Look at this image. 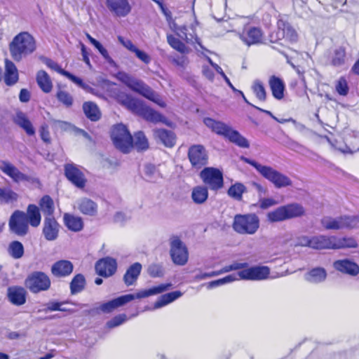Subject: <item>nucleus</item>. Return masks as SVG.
<instances>
[{
    "mask_svg": "<svg viewBox=\"0 0 359 359\" xmlns=\"http://www.w3.org/2000/svg\"><path fill=\"white\" fill-rule=\"evenodd\" d=\"M41 222L39 208L35 204H29L26 212L15 210L11 215L8 226L10 231L18 236H25L29 233V225L34 228L38 227Z\"/></svg>",
    "mask_w": 359,
    "mask_h": 359,
    "instance_id": "obj_1",
    "label": "nucleus"
},
{
    "mask_svg": "<svg viewBox=\"0 0 359 359\" xmlns=\"http://www.w3.org/2000/svg\"><path fill=\"white\" fill-rule=\"evenodd\" d=\"M115 99L120 104L147 121L154 123L164 121L165 118L161 113L125 92L120 91L116 93Z\"/></svg>",
    "mask_w": 359,
    "mask_h": 359,
    "instance_id": "obj_2",
    "label": "nucleus"
},
{
    "mask_svg": "<svg viewBox=\"0 0 359 359\" xmlns=\"http://www.w3.org/2000/svg\"><path fill=\"white\" fill-rule=\"evenodd\" d=\"M172 287L170 283H161L149 289L142 290L135 294H127L104 302L100 306V309L105 313H109L120 306L134 300L135 299H142L149 296L163 293Z\"/></svg>",
    "mask_w": 359,
    "mask_h": 359,
    "instance_id": "obj_3",
    "label": "nucleus"
},
{
    "mask_svg": "<svg viewBox=\"0 0 359 359\" xmlns=\"http://www.w3.org/2000/svg\"><path fill=\"white\" fill-rule=\"evenodd\" d=\"M117 79L132 91L140 94L162 108L166 107V103L162 97L143 81L124 72H118Z\"/></svg>",
    "mask_w": 359,
    "mask_h": 359,
    "instance_id": "obj_4",
    "label": "nucleus"
},
{
    "mask_svg": "<svg viewBox=\"0 0 359 359\" xmlns=\"http://www.w3.org/2000/svg\"><path fill=\"white\" fill-rule=\"evenodd\" d=\"M36 49V42L34 36L27 32H22L14 36L9 43V51L15 62L33 53Z\"/></svg>",
    "mask_w": 359,
    "mask_h": 359,
    "instance_id": "obj_5",
    "label": "nucleus"
},
{
    "mask_svg": "<svg viewBox=\"0 0 359 359\" xmlns=\"http://www.w3.org/2000/svg\"><path fill=\"white\" fill-rule=\"evenodd\" d=\"M203 123L212 132L222 136L236 145L241 148H248L250 147L248 141L238 131L233 130L225 123L217 121L212 118L206 117L203 118Z\"/></svg>",
    "mask_w": 359,
    "mask_h": 359,
    "instance_id": "obj_6",
    "label": "nucleus"
},
{
    "mask_svg": "<svg viewBox=\"0 0 359 359\" xmlns=\"http://www.w3.org/2000/svg\"><path fill=\"white\" fill-rule=\"evenodd\" d=\"M244 162L250 165L266 180L271 182L276 188L281 189L292 185V181L286 175L279 172L269 165H263L255 160L243 158Z\"/></svg>",
    "mask_w": 359,
    "mask_h": 359,
    "instance_id": "obj_7",
    "label": "nucleus"
},
{
    "mask_svg": "<svg viewBox=\"0 0 359 359\" xmlns=\"http://www.w3.org/2000/svg\"><path fill=\"white\" fill-rule=\"evenodd\" d=\"M299 41V34L293 26L287 21L278 20L277 29L271 34V41L290 48Z\"/></svg>",
    "mask_w": 359,
    "mask_h": 359,
    "instance_id": "obj_8",
    "label": "nucleus"
},
{
    "mask_svg": "<svg viewBox=\"0 0 359 359\" xmlns=\"http://www.w3.org/2000/svg\"><path fill=\"white\" fill-rule=\"evenodd\" d=\"M306 215L304 206L298 203H290L280 205L267 213L266 217L270 222H279L294 218H299Z\"/></svg>",
    "mask_w": 359,
    "mask_h": 359,
    "instance_id": "obj_9",
    "label": "nucleus"
},
{
    "mask_svg": "<svg viewBox=\"0 0 359 359\" xmlns=\"http://www.w3.org/2000/svg\"><path fill=\"white\" fill-rule=\"evenodd\" d=\"M111 139L114 147L123 154H129L134 148L133 137L128 128L122 123L114 126Z\"/></svg>",
    "mask_w": 359,
    "mask_h": 359,
    "instance_id": "obj_10",
    "label": "nucleus"
},
{
    "mask_svg": "<svg viewBox=\"0 0 359 359\" xmlns=\"http://www.w3.org/2000/svg\"><path fill=\"white\" fill-rule=\"evenodd\" d=\"M259 227V219L255 213L238 214L234 216L233 229L239 234L252 235Z\"/></svg>",
    "mask_w": 359,
    "mask_h": 359,
    "instance_id": "obj_11",
    "label": "nucleus"
},
{
    "mask_svg": "<svg viewBox=\"0 0 359 359\" xmlns=\"http://www.w3.org/2000/svg\"><path fill=\"white\" fill-rule=\"evenodd\" d=\"M24 283L25 288L32 294L48 291L51 287L50 277L40 271H35L28 274Z\"/></svg>",
    "mask_w": 359,
    "mask_h": 359,
    "instance_id": "obj_12",
    "label": "nucleus"
},
{
    "mask_svg": "<svg viewBox=\"0 0 359 359\" xmlns=\"http://www.w3.org/2000/svg\"><path fill=\"white\" fill-rule=\"evenodd\" d=\"M187 158L192 170L198 172L206 167L209 161L208 152L203 144L191 145L187 151Z\"/></svg>",
    "mask_w": 359,
    "mask_h": 359,
    "instance_id": "obj_13",
    "label": "nucleus"
},
{
    "mask_svg": "<svg viewBox=\"0 0 359 359\" xmlns=\"http://www.w3.org/2000/svg\"><path fill=\"white\" fill-rule=\"evenodd\" d=\"M321 224L327 230L352 229L359 226V215L325 217L322 219Z\"/></svg>",
    "mask_w": 359,
    "mask_h": 359,
    "instance_id": "obj_14",
    "label": "nucleus"
},
{
    "mask_svg": "<svg viewBox=\"0 0 359 359\" xmlns=\"http://www.w3.org/2000/svg\"><path fill=\"white\" fill-rule=\"evenodd\" d=\"M170 256L175 265L184 266L188 262V248L178 236L170 238Z\"/></svg>",
    "mask_w": 359,
    "mask_h": 359,
    "instance_id": "obj_15",
    "label": "nucleus"
},
{
    "mask_svg": "<svg viewBox=\"0 0 359 359\" xmlns=\"http://www.w3.org/2000/svg\"><path fill=\"white\" fill-rule=\"evenodd\" d=\"M199 177L204 186L211 191H217L224 187L223 173L219 168L205 167L201 170Z\"/></svg>",
    "mask_w": 359,
    "mask_h": 359,
    "instance_id": "obj_16",
    "label": "nucleus"
},
{
    "mask_svg": "<svg viewBox=\"0 0 359 359\" xmlns=\"http://www.w3.org/2000/svg\"><path fill=\"white\" fill-rule=\"evenodd\" d=\"M240 39L247 46L259 45L264 41V33L261 27L245 24L239 33Z\"/></svg>",
    "mask_w": 359,
    "mask_h": 359,
    "instance_id": "obj_17",
    "label": "nucleus"
},
{
    "mask_svg": "<svg viewBox=\"0 0 359 359\" xmlns=\"http://www.w3.org/2000/svg\"><path fill=\"white\" fill-rule=\"evenodd\" d=\"M65 177L76 187L83 189L87 183L84 173L74 163H67L64 166Z\"/></svg>",
    "mask_w": 359,
    "mask_h": 359,
    "instance_id": "obj_18",
    "label": "nucleus"
},
{
    "mask_svg": "<svg viewBox=\"0 0 359 359\" xmlns=\"http://www.w3.org/2000/svg\"><path fill=\"white\" fill-rule=\"evenodd\" d=\"M132 0H105L109 11L116 18H125L132 11Z\"/></svg>",
    "mask_w": 359,
    "mask_h": 359,
    "instance_id": "obj_19",
    "label": "nucleus"
},
{
    "mask_svg": "<svg viewBox=\"0 0 359 359\" xmlns=\"http://www.w3.org/2000/svg\"><path fill=\"white\" fill-rule=\"evenodd\" d=\"M96 273L102 277L108 278L113 276L117 270L116 260L111 257L100 259L95 263Z\"/></svg>",
    "mask_w": 359,
    "mask_h": 359,
    "instance_id": "obj_20",
    "label": "nucleus"
},
{
    "mask_svg": "<svg viewBox=\"0 0 359 359\" xmlns=\"http://www.w3.org/2000/svg\"><path fill=\"white\" fill-rule=\"evenodd\" d=\"M268 266H252L238 272V276L242 280H259L266 278L269 275Z\"/></svg>",
    "mask_w": 359,
    "mask_h": 359,
    "instance_id": "obj_21",
    "label": "nucleus"
},
{
    "mask_svg": "<svg viewBox=\"0 0 359 359\" xmlns=\"http://www.w3.org/2000/svg\"><path fill=\"white\" fill-rule=\"evenodd\" d=\"M335 236H315L306 238V245L316 250H333V240Z\"/></svg>",
    "mask_w": 359,
    "mask_h": 359,
    "instance_id": "obj_22",
    "label": "nucleus"
},
{
    "mask_svg": "<svg viewBox=\"0 0 359 359\" xmlns=\"http://www.w3.org/2000/svg\"><path fill=\"white\" fill-rule=\"evenodd\" d=\"M60 225L54 217H46L42 233L47 241H55L58 237Z\"/></svg>",
    "mask_w": 359,
    "mask_h": 359,
    "instance_id": "obj_23",
    "label": "nucleus"
},
{
    "mask_svg": "<svg viewBox=\"0 0 359 359\" xmlns=\"http://www.w3.org/2000/svg\"><path fill=\"white\" fill-rule=\"evenodd\" d=\"M27 292L22 286L15 285L9 287L7 290V297L9 302L17 306H22L27 301Z\"/></svg>",
    "mask_w": 359,
    "mask_h": 359,
    "instance_id": "obj_24",
    "label": "nucleus"
},
{
    "mask_svg": "<svg viewBox=\"0 0 359 359\" xmlns=\"http://www.w3.org/2000/svg\"><path fill=\"white\" fill-rule=\"evenodd\" d=\"M174 31L175 34L187 43L200 44V39L198 37L193 25L176 27Z\"/></svg>",
    "mask_w": 359,
    "mask_h": 359,
    "instance_id": "obj_25",
    "label": "nucleus"
},
{
    "mask_svg": "<svg viewBox=\"0 0 359 359\" xmlns=\"http://www.w3.org/2000/svg\"><path fill=\"white\" fill-rule=\"evenodd\" d=\"M74 266L73 264L65 259H62L55 262L50 269L52 275L57 278H65L69 276L73 271Z\"/></svg>",
    "mask_w": 359,
    "mask_h": 359,
    "instance_id": "obj_26",
    "label": "nucleus"
},
{
    "mask_svg": "<svg viewBox=\"0 0 359 359\" xmlns=\"http://www.w3.org/2000/svg\"><path fill=\"white\" fill-rule=\"evenodd\" d=\"M333 266L337 271L351 276H355L359 273V266L348 259L336 260Z\"/></svg>",
    "mask_w": 359,
    "mask_h": 359,
    "instance_id": "obj_27",
    "label": "nucleus"
},
{
    "mask_svg": "<svg viewBox=\"0 0 359 359\" xmlns=\"http://www.w3.org/2000/svg\"><path fill=\"white\" fill-rule=\"evenodd\" d=\"M142 270V266L140 262H135L130 264L123 276V281L124 284L127 287L134 285L138 280Z\"/></svg>",
    "mask_w": 359,
    "mask_h": 359,
    "instance_id": "obj_28",
    "label": "nucleus"
},
{
    "mask_svg": "<svg viewBox=\"0 0 359 359\" xmlns=\"http://www.w3.org/2000/svg\"><path fill=\"white\" fill-rule=\"evenodd\" d=\"M77 208L81 214L89 217H95L98 212L97 204L86 197L81 198L78 201Z\"/></svg>",
    "mask_w": 359,
    "mask_h": 359,
    "instance_id": "obj_29",
    "label": "nucleus"
},
{
    "mask_svg": "<svg viewBox=\"0 0 359 359\" xmlns=\"http://www.w3.org/2000/svg\"><path fill=\"white\" fill-rule=\"evenodd\" d=\"M13 122L20 128L23 129L28 136L35 135V129L27 117L22 111H18L13 118Z\"/></svg>",
    "mask_w": 359,
    "mask_h": 359,
    "instance_id": "obj_30",
    "label": "nucleus"
},
{
    "mask_svg": "<svg viewBox=\"0 0 359 359\" xmlns=\"http://www.w3.org/2000/svg\"><path fill=\"white\" fill-rule=\"evenodd\" d=\"M18 72L15 64L8 59L5 60V73H4V82L8 86H11L15 84L18 81Z\"/></svg>",
    "mask_w": 359,
    "mask_h": 359,
    "instance_id": "obj_31",
    "label": "nucleus"
},
{
    "mask_svg": "<svg viewBox=\"0 0 359 359\" xmlns=\"http://www.w3.org/2000/svg\"><path fill=\"white\" fill-rule=\"evenodd\" d=\"M1 170L15 182L28 181L29 180V177L25 174L20 172L15 166L10 163L4 162Z\"/></svg>",
    "mask_w": 359,
    "mask_h": 359,
    "instance_id": "obj_32",
    "label": "nucleus"
},
{
    "mask_svg": "<svg viewBox=\"0 0 359 359\" xmlns=\"http://www.w3.org/2000/svg\"><path fill=\"white\" fill-rule=\"evenodd\" d=\"M269 86L274 98L280 100L284 97L285 83L280 78L275 75L271 76L269 79Z\"/></svg>",
    "mask_w": 359,
    "mask_h": 359,
    "instance_id": "obj_33",
    "label": "nucleus"
},
{
    "mask_svg": "<svg viewBox=\"0 0 359 359\" xmlns=\"http://www.w3.org/2000/svg\"><path fill=\"white\" fill-rule=\"evenodd\" d=\"M154 135L166 147L172 148L176 143V135L175 133L171 130L165 128L156 129L154 130Z\"/></svg>",
    "mask_w": 359,
    "mask_h": 359,
    "instance_id": "obj_34",
    "label": "nucleus"
},
{
    "mask_svg": "<svg viewBox=\"0 0 359 359\" xmlns=\"http://www.w3.org/2000/svg\"><path fill=\"white\" fill-rule=\"evenodd\" d=\"M63 220L65 226L71 231L79 232L83 229V220L79 216L65 213Z\"/></svg>",
    "mask_w": 359,
    "mask_h": 359,
    "instance_id": "obj_35",
    "label": "nucleus"
},
{
    "mask_svg": "<svg viewBox=\"0 0 359 359\" xmlns=\"http://www.w3.org/2000/svg\"><path fill=\"white\" fill-rule=\"evenodd\" d=\"M66 84L57 83L56 85V94L55 97L59 102L62 103L66 107H71L74 103V98L72 95L66 90Z\"/></svg>",
    "mask_w": 359,
    "mask_h": 359,
    "instance_id": "obj_36",
    "label": "nucleus"
},
{
    "mask_svg": "<svg viewBox=\"0 0 359 359\" xmlns=\"http://www.w3.org/2000/svg\"><path fill=\"white\" fill-rule=\"evenodd\" d=\"M247 266L246 263H233L230 265H226L224 266L222 269H221L219 271H214L208 273H203L201 274H198L196 276V278L198 280H203L207 278L216 276L224 273L229 272L233 270H238L241 269H243Z\"/></svg>",
    "mask_w": 359,
    "mask_h": 359,
    "instance_id": "obj_37",
    "label": "nucleus"
},
{
    "mask_svg": "<svg viewBox=\"0 0 359 359\" xmlns=\"http://www.w3.org/2000/svg\"><path fill=\"white\" fill-rule=\"evenodd\" d=\"M36 81L39 88L44 93H49L53 90V82L49 74L44 70H39L36 75Z\"/></svg>",
    "mask_w": 359,
    "mask_h": 359,
    "instance_id": "obj_38",
    "label": "nucleus"
},
{
    "mask_svg": "<svg viewBox=\"0 0 359 359\" xmlns=\"http://www.w3.org/2000/svg\"><path fill=\"white\" fill-rule=\"evenodd\" d=\"M209 192L207 187L197 185L193 187L191 197L194 203L196 205L204 204L208 199Z\"/></svg>",
    "mask_w": 359,
    "mask_h": 359,
    "instance_id": "obj_39",
    "label": "nucleus"
},
{
    "mask_svg": "<svg viewBox=\"0 0 359 359\" xmlns=\"http://www.w3.org/2000/svg\"><path fill=\"white\" fill-rule=\"evenodd\" d=\"M40 212L44 217H54L55 205L53 198L49 195L43 196L39 201Z\"/></svg>",
    "mask_w": 359,
    "mask_h": 359,
    "instance_id": "obj_40",
    "label": "nucleus"
},
{
    "mask_svg": "<svg viewBox=\"0 0 359 359\" xmlns=\"http://www.w3.org/2000/svg\"><path fill=\"white\" fill-rule=\"evenodd\" d=\"M83 110L86 116L91 121H97L101 118V112L97 105L93 102H83Z\"/></svg>",
    "mask_w": 359,
    "mask_h": 359,
    "instance_id": "obj_41",
    "label": "nucleus"
},
{
    "mask_svg": "<svg viewBox=\"0 0 359 359\" xmlns=\"http://www.w3.org/2000/svg\"><path fill=\"white\" fill-rule=\"evenodd\" d=\"M332 244L333 250L356 248L358 245L356 240L353 237H337L336 236Z\"/></svg>",
    "mask_w": 359,
    "mask_h": 359,
    "instance_id": "obj_42",
    "label": "nucleus"
},
{
    "mask_svg": "<svg viewBox=\"0 0 359 359\" xmlns=\"http://www.w3.org/2000/svg\"><path fill=\"white\" fill-rule=\"evenodd\" d=\"M346 58V49L344 47L340 46L335 48L331 55V65L339 67L345 65Z\"/></svg>",
    "mask_w": 359,
    "mask_h": 359,
    "instance_id": "obj_43",
    "label": "nucleus"
},
{
    "mask_svg": "<svg viewBox=\"0 0 359 359\" xmlns=\"http://www.w3.org/2000/svg\"><path fill=\"white\" fill-rule=\"evenodd\" d=\"M182 295V293L179 291H173L161 295L154 303V307L158 309L163 307L175 299H178Z\"/></svg>",
    "mask_w": 359,
    "mask_h": 359,
    "instance_id": "obj_44",
    "label": "nucleus"
},
{
    "mask_svg": "<svg viewBox=\"0 0 359 359\" xmlns=\"http://www.w3.org/2000/svg\"><path fill=\"white\" fill-rule=\"evenodd\" d=\"M182 295V293L179 291H173L161 295L154 303V307L158 309L163 307L175 299H178Z\"/></svg>",
    "mask_w": 359,
    "mask_h": 359,
    "instance_id": "obj_45",
    "label": "nucleus"
},
{
    "mask_svg": "<svg viewBox=\"0 0 359 359\" xmlns=\"http://www.w3.org/2000/svg\"><path fill=\"white\" fill-rule=\"evenodd\" d=\"M306 276L307 280L317 283L326 279L327 272L324 268L316 267L311 269Z\"/></svg>",
    "mask_w": 359,
    "mask_h": 359,
    "instance_id": "obj_46",
    "label": "nucleus"
},
{
    "mask_svg": "<svg viewBox=\"0 0 359 359\" xmlns=\"http://www.w3.org/2000/svg\"><path fill=\"white\" fill-rule=\"evenodd\" d=\"M86 279L83 274L78 273L74 276L70 282V292L72 294L81 292L85 287Z\"/></svg>",
    "mask_w": 359,
    "mask_h": 359,
    "instance_id": "obj_47",
    "label": "nucleus"
},
{
    "mask_svg": "<svg viewBox=\"0 0 359 359\" xmlns=\"http://www.w3.org/2000/svg\"><path fill=\"white\" fill-rule=\"evenodd\" d=\"M135 141L133 140L134 147L137 151H144L149 147V141L142 131H137L134 135Z\"/></svg>",
    "mask_w": 359,
    "mask_h": 359,
    "instance_id": "obj_48",
    "label": "nucleus"
},
{
    "mask_svg": "<svg viewBox=\"0 0 359 359\" xmlns=\"http://www.w3.org/2000/svg\"><path fill=\"white\" fill-rule=\"evenodd\" d=\"M166 38L168 44L175 50L182 54L189 52V48L186 46L185 43L173 34H167Z\"/></svg>",
    "mask_w": 359,
    "mask_h": 359,
    "instance_id": "obj_49",
    "label": "nucleus"
},
{
    "mask_svg": "<svg viewBox=\"0 0 359 359\" xmlns=\"http://www.w3.org/2000/svg\"><path fill=\"white\" fill-rule=\"evenodd\" d=\"M9 255L14 259H20L25 253L24 246L21 242L13 241L10 243L8 248Z\"/></svg>",
    "mask_w": 359,
    "mask_h": 359,
    "instance_id": "obj_50",
    "label": "nucleus"
},
{
    "mask_svg": "<svg viewBox=\"0 0 359 359\" xmlns=\"http://www.w3.org/2000/svg\"><path fill=\"white\" fill-rule=\"evenodd\" d=\"M246 191V187L242 183L236 182L232 184L229 190L228 194L231 198L241 201L243 198V194Z\"/></svg>",
    "mask_w": 359,
    "mask_h": 359,
    "instance_id": "obj_51",
    "label": "nucleus"
},
{
    "mask_svg": "<svg viewBox=\"0 0 359 359\" xmlns=\"http://www.w3.org/2000/svg\"><path fill=\"white\" fill-rule=\"evenodd\" d=\"M18 198L17 193L10 188H0V201L4 203H11Z\"/></svg>",
    "mask_w": 359,
    "mask_h": 359,
    "instance_id": "obj_52",
    "label": "nucleus"
},
{
    "mask_svg": "<svg viewBox=\"0 0 359 359\" xmlns=\"http://www.w3.org/2000/svg\"><path fill=\"white\" fill-rule=\"evenodd\" d=\"M252 91L256 97L261 102L266 100V92L262 81L257 80L252 86Z\"/></svg>",
    "mask_w": 359,
    "mask_h": 359,
    "instance_id": "obj_53",
    "label": "nucleus"
},
{
    "mask_svg": "<svg viewBox=\"0 0 359 359\" xmlns=\"http://www.w3.org/2000/svg\"><path fill=\"white\" fill-rule=\"evenodd\" d=\"M335 90L341 96H346L349 91L348 82L344 76H341L336 83Z\"/></svg>",
    "mask_w": 359,
    "mask_h": 359,
    "instance_id": "obj_54",
    "label": "nucleus"
},
{
    "mask_svg": "<svg viewBox=\"0 0 359 359\" xmlns=\"http://www.w3.org/2000/svg\"><path fill=\"white\" fill-rule=\"evenodd\" d=\"M44 64L50 69L55 71L58 74L65 76L67 71L62 69L56 62L52 59L45 57L43 59Z\"/></svg>",
    "mask_w": 359,
    "mask_h": 359,
    "instance_id": "obj_55",
    "label": "nucleus"
},
{
    "mask_svg": "<svg viewBox=\"0 0 359 359\" xmlns=\"http://www.w3.org/2000/svg\"><path fill=\"white\" fill-rule=\"evenodd\" d=\"M147 272L152 278L162 277L164 273L162 266L158 264H150L148 267Z\"/></svg>",
    "mask_w": 359,
    "mask_h": 359,
    "instance_id": "obj_56",
    "label": "nucleus"
},
{
    "mask_svg": "<svg viewBox=\"0 0 359 359\" xmlns=\"http://www.w3.org/2000/svg\"><path fill=\"white\" fill-rule=\"evenodd\" d=\"M126 319L127 316L126 314H118L107 323V327L108 328H114L123 323Z\"/></svg>",
    "mask_w": 359,
    "mask_h": 359,
    "instance_id": "obj_57",
    "label": "nucleus"
},
{
    "mask_svg": "<svg viewBox=\"0 0 359 359\" xmlns=\"http://www.w3.org/2000/svg\"><path fill=\"white\" fill-rule=\"evenodd\" d=\"M65 76L84 90L88 88V85L86 84L81 78L76 76L68 71Z\"/></svg>",
    "mask_w": 359,
    "mask_h": 359,
    "instance_id": "obj_58",
    "label": "nucleus"
},
{
    "mask_svg": "<svg viewBox=\"0 0 359 359\" xmlns=\"http://www.w3.org/2000/svg\"><path fill=\"white\" fill-rule=\"evenodd\" d=\"M39 134L41 139L46 143L50 142V136L49 132V128L47 124H43L41 126L39 129Z\"/></svg>",
    "mask_w": 359,
    "mask_h": 359,
    "instance_id": "obj_59",
    "label": "nucleus"
},
{
    "mask_svg": "<svg viewBox=\"0 0 359 359\" xmlns=\"http://www.w3.org/2000/svg\"><path fill=\"white\" fill-rule=\"evenodd\" d=\"M134 53L135 54V56L145 65H148L150 63L151 60V57L146 52L140 50L137 48V50H135V51L134 52Z\"/></svg>",
    "mask_w": 359,
    "mask_h": 359,
    "instance_id": "obj_60",
    "label": "nucleus"
},
{
    "mask_svg": "<svg viewBox=\"0 0 359 359\" xmlns=\"http://www.w3.org/2000/svg\"><path fill=\"white\" fill-rule=\"evenodd\" d=\"M118 41L124 46L126 49L132 53H134L137 50V47L133 44V41L130 39H125L123 36H118Z\"/></svg>",
    "mask_w": 359,
    "mask_h": 359,
    "instance_id": "obj_61",
    "label": "nucleus"
},
{
    "mask_svg": "<svg viewBox=\"0 0 359 359\" xmlns=\"http://www.w3.org/2000/svg\"><path fill=\"white\" fill-rule=\"evenodd\" d=\"M94 46L97 49L101 55L109 62H111L113 60L109 56L107 50L97 41Z\"/></svg>",
    "mask_w": 359,
    "mask_h": 359,
    "instance_id": "obj_62",
    "label": "nucleus"
},
{
    "mask_svg": "<svg viewBox=\"0 0 359 359\" xmlns=\"http://www.w3.org/2000/svg\"><path fill=\"white\" fill-rule=\"evenodd\" d=\"M94 46L97 49L101 55L109 62H111L113 60L109 56L107 50L97 41Z\"/></svg>",
    "mask_w": 359,
    "mask_h": 359,
    "instance_id": "obj_63",
    "label": "nucleus"
},
{
    "mask_svg": "<svg viewBox=\"0 0 359 359\" xmlns=\"http://www.w3.org/2000/svg\"><path fill=\"white\" fill-rule=\"evenodd\" d=\"M94 46L97 49L101 55L109 62H111L113 60L109 56L107 50L97 41Z\"/></svg>",
    "mask_w": 359,
    "mask_h": 359,
    "instance_id": "obj_64",
    "label": "nucleus"
}]
</instances>
